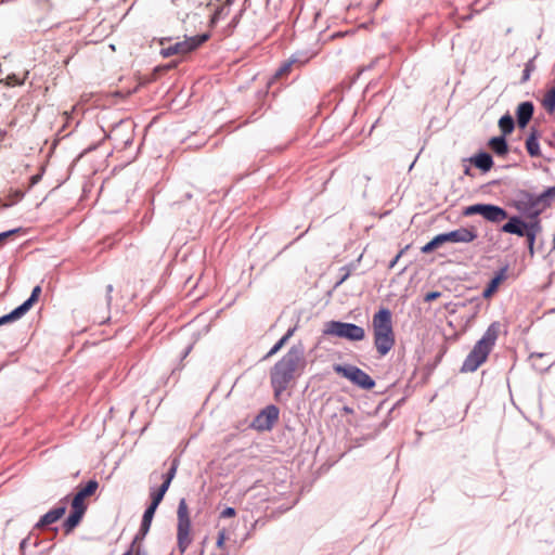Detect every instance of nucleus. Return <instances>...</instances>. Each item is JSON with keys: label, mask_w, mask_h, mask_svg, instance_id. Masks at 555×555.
Masks as SVG:
<instances>
[{"label": "nucleus", "mask_w": 555, "mask_h": 555, "mask_svg": "<svg viewBox=\"0 0 555 555\" xmlns=\"http://www.w3.org/2000/svg\"><path fill=\"white\" fill-rule=\"evenodd\" d=\"M534 112L533 103L530 101L522 102L518 105L516 111L517 124L520 128H525L530 119L532 118Z\"/></svg>", "instance_id": "obj_17"}, {"label": "nucleus", "mask_w": 555, "mask_h": 555, "mask_svg": "<svg viewBox=\"0 0 555 555\" xmlns=\"http://www.w3.org/2000/svg\"><path fill=\"white\" fill-rule=\"evenodd\" d=\"M402 254H403V250H400V251L396 255V257H395V258L389 262V264H388V268H389V269H392V268L397 264V262H398V260L400 259V257L402 256Z\"/></svg>", "instance_id": "obj_44"}, {"label": "nucleus", "mask_w": 555, "mask_h": 555, "mask_svg": "<svg viewBox=\"0 0 555 555\" xmlns=\"http://www.w3.org/2000/svg\"><path fill=\"white\" fill-rule=\"evenodd\" d=\"M24 314V310L18 306L15 309H13L10 313L0 317V325L16 321L21 319Z\"/></svg>", "instance_id": "obj_27"}, {"label": "nucleus", "mask_w": 555, "mask_h": 555, "mask_svg": "<svg viewBox=\"0 0 555 555\" xmlns=\"http://www.w3.org/2000/svg\"><path fill=\"white\" fill-rule=\"evenodd\" d=\"M526 149L531 157L541 156L539 132L537 129H531V132L526 140Z\"/></svg>", "instance_id": "obj_22"}, {"label": "nucleus", "mask_w": 555, "mask_h": 555, "mask_svg": "<svg viewBox=\"0 0 555 555\" xmlns=\"http://www.w3.org/2000/svg\"><path fill=\"white\" fill-rule=\"evenodd\" d=\"M508 267L504 266L495 272L494 276L490 280L487 287L482 292V297L490 298L499 288L500 284L507 279Z\"/></svg>", "instance_id": "obj_16"}, {"label": "nucleus", "mask_w": 555, "mask_h": 555, "mask_svg": "<svg viewBox=\"0 0 555 555\" xmlns=\"http://www.w3.org/2000/svg\"><path fill=\"white\" fill-rule=\"evenodd\" d=\"M500 330V322H492L488 326L482 337L474 345L473 349L463 361L461 372L473 373L487 361L490 352L495 346Z\"/></svg>", "instance_id": "obj_2"}, {"label": "nucleus", "mask_w": 555, "mask_h": 555, "mask_svg": "<svg viewBox=\"0 0 555 555\" xmlns=\"http://www.w3.org/2000/svg\"><path fill=\"white\" fill-rule=\"evenodd\" d=\"M532 69H533L532 61H529V62L526 64L525 69L522 70V77H521V81H522V82L527 81V80L530 78V74H531V70H532Z\"/></svg>", "instance_id": "obj_39"}, {"label": "nucleus", "mask_w": 555, "mask_h": 555, "mask_svg": "<svg viewBox=\"0 0 555 555\" xmlns=\"http://www.w3.org/2000/svg\"><path fill=\"white\" fill-rule=\"evenodd\" d=\"M483 208H485V204H481V203L474 204V205L465 207V209L463 210V215L466 217L474 216V215L482 216Z\"/></svg>", "instance_id": "obj_30"}, {"label": "nucleus", "mask_w": 555, "mask_h": 555, "mask_svg": "<svg viewBox=\"0 0 555 555\" xmlns=\"http://www.w3.org/2000/svg\"><path fill=\"white\" fill-rule=\"evenodd\" d=\"M295 330L296 327L288 328V331L274 344L263 359L266 360L274 356L294 335Z\"/></svg>", "instance_id": "obj_24"}, {"label": "nucleus", "mask_w": 555, "mask_h": 555, "mask_svg": "<svg viewBox=\"0 0 555 555\" xmlns=\"http://www.w3.org/2000/svg\"><path fill=\"white\" fill-rule=\"evenodd\" d=\"M440 296H441L440 292H429L425 295L424 300L426 302H430V301L438 299Z\"/></svg>", "instance_id": "obj_43"}, {"label": "nucleus", "mask_w": 555, "mask_h": 555, "mask_svg": "<svg viewBox=\"0 0 555 555\" xmlns=\"http://www.w3.org/2000/svg\"><path fill=\"white\" fill-rule=\"evenodd\" d=\"M372 328L376 351L379 357H385L396 344L392 314L388 308H380L373 315Z\"/></svg>", "instance_id": "obj_3"}, {"label": "nucleus", "mask_w": 555, "mask_h": 555, "mask_svg": "<svg viewBox=\"0 0 555 555\" xmlns=\"http://www.w3.org/2000/svg\"><path fill=\"white\" fill-rule=\"evenodd\" d=\"M436 248H438V247L436 246V244H435V243H434V241L431 240V241H429L427 244H425V245L422 247V249H421V250H422V253H424V254H429V253H431L433 250H435Z\"/></svg>", "instance_id": "obj_42"}, {"label": "nucleus", "mask_w": 555, "mask_h": 555, "mask_svg": "<svg viewBox=\"0 0 555 555\" xmlns=\"http://www.w3.org/2000/svg\"><path fill=\"white\" fill-rule=\"evenodd\" d=\"M138 540H139V534L135 535L130 547L122 555H146V553L141 548V546L137 545Z\"/></svg>", "instance_id": "obj_32"}, {"label": "nucleus", "mask_w": 555, "mask_h": 555, "mask_svg": "<svg viewBox=\"0 0 555 555\" xmlns=\"http://www.w3.org/2000/svg\"><path fill=\"white\" fill-rule=\"evenodd\" d=\"M478 237L475 227H461L448 232V241L450 243H472Z\"/></svg>", "instance_id": "obj_13"}, {"label": "nucleus", "mask_w": 555, "mask_h": 555, "mask_svg": "<svg viewBox=\"0 0 555 555\" xmlns=\"http://www.w3.org/2000/svg\"><path fill=\"white\" fill-rule=\"evenodd\" d=\"M178 527H177V541L178 547L181 553H184L192 540L190 537L191 519L189 516V508L185 499H181L178 505Z\"/></svg>", "instance_id": "obj_8"}, {"label": "nucleus", "mask_w": 555, "mask_h": 555, "mask_svg": "<svg viewBox=\"0 0 555 555\" xmlns=\"http://www.w3.org/2000/svg\"><path fill=\"white\" fill-rule=\"evenodd\" d=\"M323 333L325 335L345 338L350 341H360L365 337L363 327L353 323H345L340 321L326 322Z\"/></svg>", "instance_id": "obj_5"}, {"label": "nucleus", "mask_w": 555, "mask_h": 555, "mask_svg": "<svg viewBox=\"0 0 555 555\" xmlns=\"http://www.w3.org/2000/svg\"><path fill=\"white\" fill-rule=\"evenodd\" d=\"M544 356H545L544 353H538V352H533L530 354V360L532 362V366L540 372H543L551 366V364H546V365L538 364V360H541Z\"/></svg>", "instance_id": "obj_31"}, {"label": "nucleus", "mask_w": 555, "mask_h": 555, "mask_svg": "<svg viewBox=\"0 0 555 555\" xmlns=\"http://www.w3.org/2000/svg\"><path fill=\"white\" fill-rule=\"evenodd\" d=\"M24 197V192L22 191H16L15 192V201H20Z\"/></svg>", "instance_id": "obj_47"}, {"label": "nucleus", "mask_w": 555, "mask_h": 555, "mask_svg": "<svg viewBox=\"0 0 555 555\" xmlns=\"http://www.w3.org/2000/svg\"><path fill=\"white\" fill-rule=\"evenodd\" d=\"M235 515H236L235 508H233V507H225L221 512L220 517L221 518H230V517H234Z\"/></svg>", "instance_id": "obj_41"}, {"label": "nucleus", "mask_w": 555, "mask_h": 555, "mask_svg": "<svg viewBox=\"0 0 555 555\" xmlns=\"http://www.w3.org/2000/svg\"><path fill=\"white\" fill-rule=\"evenodd\" d=\"M464 173L465 175H469L470 173V168L469 167H466L465 170H464Z\"/></svg>", "instance_id": "obj_49"}, {"label": "nucleus", "mask_w": 555, "mask_h": 555, "mask_svg": "<svg viewBox=\"0 0 555 555\" xmlns=\"http://www.w3.org/2000/svg\"><path fill=\"white\" fill-rule=\"evenodd\" d=\"M522 231L531 233L532 235H539L542 232V224L540 217L535 219H528L525 221L521 216L515 215L508 218L507 222L501 228V231L508 234H514L522 237Z\"/></svg>", "instance_id": "obj_7"}, {"label": "nucleus", "mask_w": 555, "mask_h": 555, "mask_svg": "<svg viewBox=\"0 0 555 555\" xmlns=\"http://www.w3.org/2000/svg\"><path fill=\"white\" fill-rule=\"evenodd\" d=\"M306 365L302 344L293 345L270 371V383L275 398L280 397L292 382L304 373Z\"/></svg>", "instance_id": "obj_1"}, {"label": "nucleus", "mask_w": 555, "mask_h": 555, "mask_svg": "<svg viewBox=\"0 0 555 555\" xmlns=\"http://www.w3.org/2000/svg\"><path fill=\"white\" fill-rule=\"evenodd\" d=\"M434 243L436 244L437 247L441 246L443 243H448V232L447 233H440L438 235H436L434 238H433Z\"/></svg>", "instance_id": "obj_37"}, {"label": "nucleus", "mask_w": 555, "mask_h": 555, "mask_svg": "<svg viewBox=\"0 0 555 555\" xmlns=\"http://www.w3.org/2000/svg\"><path fill=\"white\" fill-rule=\"evenodd\" d=\"M333 370L338 375L347 378L361 389L371 390L375 387V380L363 370L352 364H334Z\"/></svg>", "instance_id": "obj_6"}, {"label": "nucleus", "mask_w": 555, "mask_h": 555, "mask_svg": "<svg viewBox=\"0 0 555 555\" xmlns=\"http://www.w3.org/2000/svg\"><path fill=\"white\" fill-rule=\"evenodd\" d=\"M488 146L498 155L504 156L508 152V144L504 135L493 137L489 140Z\"/></svg>", "instance_id": "obj_23"}, {"label": "nucleus", "mask_w": 555, "mask_h": 555, "mask_svg": "<svg viewBox=\"0 0 555 555\" xmlns=\"http://www.w3.org/2000/svg\"><path fill=\"white\" fill-rule=\"evenodd\" d=\"M99 488V482L94 479L89 480L86 486H79L77 488V493L74 495L72 501V508H81V511H87V505L85 504V499L94 494L96 489Z\"/></svg>", "instance_id": "obj_12"}, {"label": "nucleus", "mask_w": 555, "mask_h": 555, "mask_svg": "<svg viewBox=\"0 0 555 555\" xmlns=\"http://www.w3.org/2000/svg\"><path fill=\"white\" fill-rule=\"evenodd\" d=\"M112 292H113V286H112V285H108V286H107V293H108V295H109Z\"/></svg>", "instance_id": "obj_50"}, {"label": "nucleus", "mask_w": 555, "mask_h": 555, "mask_svg": "<svg viewBox=\"0 0 555 555\" xmlns=\"http://www.w3.org/2000/svg\"><path fill=\"white\" fill-rule=\"evenodd\" d=\"M434 243L436 244L437 247L441 246L443 243H448V232L447 233H440L438 235H436L434 238H433Z\"/></svg>", "instance_id": "obj_38"}, {"label": "nucleus", "mask_w": 555, "mask_h": 555, "mask_svg": "<svg viewBox=\"0 0 555 555\" xmlns=\"http://www.w3.org/2000/svg\"><path fill=\"white\" fill-rule=\"evenodd\" d=\"M470 163H473L478 169L483 172L489 171L493 166V158L487 152H480L473 157L469 158Z\"/></svg>", "instance_id": "obj_19"}, {"label": "nucleus", "mask_w": 555, "mask_h": 555, "mask_svg": "<svg viewBox=\"0 0 555 555\" xmlns=\"http://www.w3.org/2000/svg\"><path fill=\"white\" fill-rule=\"evenodd\" d=\"M279 409L273 405H267L260 413L254 418L253 427L257 430H270L279 420Z\"/></svg>", "instance_id": "obj_11"}, {"label": "nucleus", "mask_w": 555, "mask_h": 555, "mask_svg": "<svg viewBox=\"0 0 555 555\" xmlns=\"http://www.w3.org/2000/svg\"><path fill=\"white\" fill-rule=\"evenodd\" d=\"M41 293V287L40 286H35L29 298L26 299L22 305H20V307L24 310V312L26 313L31 307L37 301L39 295Z\"/></svg>", "instance_id": "obj_28"}, {"label": "nucleus", "mask_w": 555, "mask_h": 555, "mask_svg": "<svg viewBox=\"0 0 555 555\" xmlns=\"http://www.w3.org/2000/svg\"><path fill=\"white\" fill-rule=\"evenodd\" d=\"M514 207L520 216L527 219H535L546 209L540 194H533L528 191H521L518 198L514 202Z\"/></svg>", "instance_id": "obj_4"}, {"label": "nucleus", "mask_w": 555, "mask_h": 555, "mask_svg": "<svg viewBox=\"0 0 555 555\" xmlns=\"http://www.w3.org/2000/svg\"><path fill=\"white\" fill-rule=\"evenodd\" d=\"M18 231H20V229H12L9 231L1 232L0 233V247L3 246L7 238H9L13 234L17 233Z\"/></svg>", "instance_id": "obj_36"}, {"label": "nucleus", "mask_w": 555, "mask_h": 555, "mask_svg": "<svg viewBox=\"0 0 555 555\" xmlns=\"http://www.w3.org/2000/svg\"><path fill=\"white\" fill-rule=\"evenodd\" d=\"M209 39V34L197 35L193 37H185L184 40L178 41L160 50L164 57H169L176 54L185 55Z\"/></svg>", "instance_id": "obj_9"}, {"label": "nucleus", "mask_w": 555, "mask_h": 555, "mask_svg": "<svg viewBox=\"0 0 555 555\" xmlns=\"http://www.w3.org/2000/svg\"><path fill=\"white\" fill-rule=\"evenodd\" d=\"M125 143H126V145H127V144H131V140H130V139H127Z\"/></svg>", "instance_id": "obj_52"}, {"label": "nucleus", "mask_w": 555, "mask_h": 555, "mask_svg": "<svg viewBox=\"0 0 555 555\" xmlns=\"http://www.w3.org/2000/svg\"><path fill=\"white\" fill-rule=\"evenodd\" d=\"M85 513L81 508H73L69 516L63 522V529L66 534L70 533L79 525Z\"/></svg>", "instance_id": "obj_20"}, {"label": "nucleus", "mask_w": 555, "mask_h": 555, "mask_svg": "<svg viewBox=\"0 0 555 555\" xmlns=\"http://www.w3.org/2000/svg\"><path fill=\"white\" fill-rule=\"evenodd\" d=\"M156 509H157V507H155L154 505H149L146 507V509L144 511V514H143L142 520H141V525H140V529L138 532L139 539L144 538L145 534L149 532Z\"/></svg>", "instance_id": "obj_21"}, {"label": "nucleus", "mask_w": 555, "mask_h": 555, "mask_svg": "<svg viewBox=\"0 0 555 555\" xmlns=\"http://www.w3.org/2000/svg\"><path fill=\"white\" fill-rule=\"evenodd\" d=\"M179 463L180 462H179L178 457L172 459L167 473L162 474V476H160L163 479L162 485L158 488H155V487L150 488V496H151L150 505H154L155 507H158V505L163 501L167 490L169 489L172 479L176 476Z\"/></svg>", "instance_id": "obj_10"}, {"label": "nucleus", "mask_w": 555, "mask_h": 555, "mask_svg": "<svg viewBox=\"0 0 555 555\" xmlns=\"http://www.w3.org/2000/svg\"><path fill=\"white\" fill-rule=\"evenodd\" d=\"M542 105L545 111L552 114L555 111V86H552L545 93Z\"/></svg>", "instance_id": "obj_26"}, {"label": "nucleus", "mask_w": 555, "mask_h": 555, "mask_svg": "<svg viewBox=\"0 0 555 555\" xmlns=\"http://www.w3.org/2000/svg\"><path fill=\"white\" fill-rule=\"evenodd\" d=\"M223 541H224V533H220L219 538L217 540V545L218 546H222L223 545Z\"/></svg>", "instance_id": "obj_46"}, {"label": "nucleus", "mask_w": 555, "mask_h": 555, "mask_svg": "<svg viewBox=\"0 0 555 555\" xmlns=\"http://www.w3.org/2000/svg\"><path fill=\"white\" fill-rule=\"evenodd\" d=\"M217 17H218V13H216V14L214 15V17L211 18V23H215V21H216V18H217Z\"/></svg>", "instance_id": "obj_51"}, {"label": "nucleus", "mask_w": 555, "mask_h": 555, "mask_svg": "<svg viewBox=\"0 0 555 555\" xmlns=\"http://www.w3.org/2000/svg\"><path fill=\"white\" fill-rule=\"evenodd\" d=\"M499 127L502 135L506 137L507 134L512 133L515 128L513 117L509 114L503 115L499 120Z\"/></svg>", "instance_id": "obj_25"}, {"label": "nucleus", "mask_w": 555, "mask_h": 555, "mask_svg": "<svg viewBox=\"0 0 555 555\" xmlns=\"http://www.w3.org/2000/svg\"><path fill=\"white\" fill-rule=\"evenodd\" d=\"M309 61L305 53H295L287 61H285L274 74V78L283 77L291 73L294 65L300 67Z\"/></svg>", "instance_id": "obj_14"}, {"label": "nucleus", "mask_w": 555, "mask_h": 555, "mask_svg": "<svg viewBox=\"0 0 555 555\" xmlns=\"http://www.w3.org/2000/svg\"><path fill=\"white\" fill-rule=\"evenodd\" d=\"M41 179V175H34L30 177V186L37 184Z\"/></svg>", "instance_id": "obj_45"}, {"label": "nucleus", "mask_w": 555, "mask_h": 555, "mask_svg": "<svg viewBox=\"0 0 555 555\" xmlns=\"http://www.w3.org/2000/svg\"><path fill=\"white\" fill-rule=\"evenodd\" d=\"M65 505H60L50 509L39 519V521L36 524V528H44L49 525L56 522L65 514Z\"/></svg>", "instance_id": "obj_18"}, {"label": "nucleus", "mask_w": 555, "mask_h": 555, "mask_svg": "<svg viewBox=\"0 0 555 555\" xmlns=\"http://www.w3.org/2000/svg\"><path fill=\"white\" fill-rule=\"evenodd\" d=\"M79 108L77 105L73 106L72 111L64 113V118L66 120V125H68L69 119H75L79 115Z\"/></svg>", "instance_id": "obj_34"}, {"label": "nucleus", "mask_w": 555, "mask_h": 555, "mask_svg": "<svg viewBox=\"0 0 555 555\" xmlns=\"http://www.w3.org/2000/svg\"><path fill=\"white\" fill-rule=\"evenodd\" d=\"M554 141H555V132L553 133L552 139L548 141V144L551 146H553V147H555V142Z\"/></svg>", "instance_id": "obj_48"}, {"label": "nucleus", "mask_w": 555, "mask_h": 555, "mask_svg": "<svg viewBox=\"0 0 555 555\" xmlns=\"http://www.w3.org/2000/svg\"><path fill=\"white\" fill-rule=\"evenodd\" d=\"M482 217L492 223H500L509 218L504 208L493 204H485Z\"/></svg>", "instance_id": "obj_15"}, {"label": "nucleus", "mask_w": 555, "mask_h": 555, "mask_svg": "<svg viewBox=\"0 0 555 555\" xmlns=\"http://www.w3.org/2000/svg\"><path fill=\"white\" fill-rule=\"evenodd\" d=\"M23 80H20L15 75H10L5 78V83L8 86H20L23 85Z\"/></svg>", "instance_id": "obj_40"}, {"label": "nucleus", "mask_w": 555, "mask_h": 555, "mask_svg": "<svg viewBox=\"0 0 555 555\" xmlns=\"http://www.w3.org/2000/svg\"><path fill=\"white\" fill-rule=\"evenodd\" d=\"M341 275L339 280L336 282L335 287L340 286L350 275V270L347 267L340 268Z\"/></svg>", "instance_id": "obj_35"}, {"label": "nucleus", "mask_w": 555, "mask_h": 555, "mask_svg": "<svg viewBox=\"0 0 555 555\" xmlns=\"http://www.w3.org/2000/svg\"><path fill=\"white\" fill-rule=\"evenodd\" d=\"M540 195L541 199H543L544 206H546V208L551 207L555 202V184L545 189Z\"/></svg>", "instance_id": "obj_29"}, {"label": "nucleus", "mask_w": 555, "mask_h": 555, "mask_svg": "<svg viewBox=\"0 0 555 555\" xmlns=\"http://www.w3.org/2000/svg\"><path fill=\"white\" fill-rule=\"evenodd\" d=\"M521 233H522V237H526L529 254L531 256H533L534 255V244H535V240H537L538 235H532L531 233H527L526 231H522V230H521Z\"/></svg>", "instance_id": "obj_33"}]
</instances>
